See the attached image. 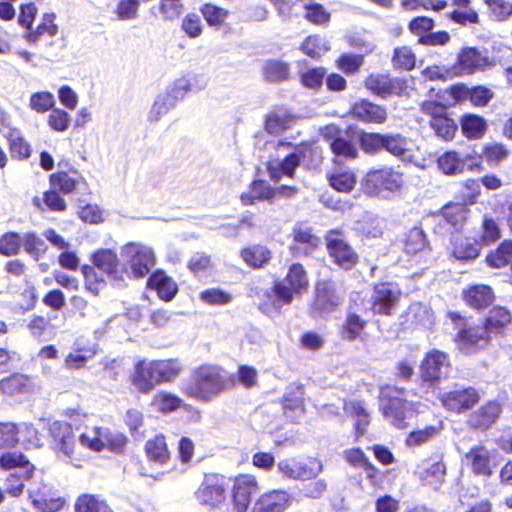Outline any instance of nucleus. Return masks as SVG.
I'll list each match as a JSON object with an SVG mask.
<instances>
[{"instance_id": "nucleus-1", "label": "nucleus", "mask_w": 512, "mask_h": 512, "mask_svg": "<svg viewBox=\"0 0 512 512\" xmlns=\"http://www.w3.org/2000/svg\"><path fill=\"white\" fill-rule=\"evenodd\" d=\"M310 288L308 271L302 263L289 265L283 280L275 281L259 295L258 309L269 317L279 316L284 306H289L296 297L306 294Z\"/></svg>"}, {"instance_id": "nucleus-2", "label": "nucleus", "mask_w": 512, "mask_h": 512, "mask_svg": "<svg viewBox=\"0 0 512 512\" xmlns=\"http://www.w3.org/2000/svg\"><path fill=\"white\" fill-rule=\"evenodd\" d=\"M234 375L228 374L219 364L203 363L196 366L190 379L181 388L182 393L190 399L210 402L218 395L234 389Z\"/></svg>"}, {"instance_id": "nucleus-3", "label": "nucleus", "mask_w": 512, "mask_h": 512, "mask_svg": "<svg viewBox=\"0 0 512 512\" xmlns=\"http://www.w3.org/2000/svg\"><path fill=\"white\" fill-rule=\"evenodd\" d=\"M178 358L138 360L130 374L132 386L141 394H149L156 386L174 382L182 373Z\"/></svg>"}, {"instance_id": "nucleus-4", "label": "nucleus", "mask_w": 512, "mask_h": 512, "mask_svg": "<svg viewBox=\"0 0 512 512\" xmlns=\"http://www.w3.org/2000/svg\"><path fill=\"white\" fill-rule=\"evenodd\" d=\"M405 387L382 383L378 389V408L383 418L397 429L407 427L406 419L411 415L413 403L407 398Z\"/></svg>"}, {"instance_id": "nucleus-5", "label": "nucleus", "mask_w": 512, "mask_h": 512, "mask_svg": "<svg viewBox=\"0 0 512 512\" xmlns=\"http://www.w3.org/2000/svg\"><path fill=\"white\" fill-rule=\"evenodd\" d=\"M228 479L217 472H206L195 491L197 502L208 511L224 512L229 503Z\"/></svg>"}, {"instance_id": "nucleus-6", "label": "nucleus", "mask_w": 512, "mask_h": 512, "mask_svg": "<svg viewBox=\"0 0 512 512\" xmlns=\"http://www.w3.org/2000/svg\"><path fill=\"white\" fill-rule=\"evenodd\" d=\"M448 353L433 348L428 350L419 365V386L425 393L440 390L439 383L451 369Z\"/></svg>"}, {"instance_id": "nucleus-7", "label": "nucleus", "mask_w": 512, "mask_h": 512, "mask_svg": "<svg viewBox=\"0 0 512 512\" xmlns=\"http://www.w3.org/2000/svg\"><path fill=\"white\" fill-rule=\"evenodd\" d=\"M438 400L447 412L463 415L472 411L481 401L482 392L471 385L453 383L448 390H438Z\"/></svg>"}, {"instance_id": "nucleus-8", "label": "nucleus", "mask_w": 512, "mask_h": 512, "mask_svg": "<svg viewBox=\"0 0 512 512\" xmlns=\"http://www.w3.org/2000/svg\"><path fill=\"white\" fill-rule=\"evenodd\" d=\"M326 252L337 268L343 271H351L360 262V256L356 249L348 242L342 229H330L324 236Z\"/></svg>"}, {"instance_id": "nucleus-9", "label": "nucleus", "mask_w": 512, "mask_h": 512, "mask_svg": "<svg viewBox=\"0 0 512 512\" xmlns=\"http://www.w3.org/2000/svg\"><path fill=\"white\" fill-rule=\"evenodd\" d=\"M420 110L429 117V127L436 137L445 142L455 138L458 124L445 104L437 100H425L420 103Z\"/></svg>"}, {"instance_id": "nucleus-10", "label": "nucleus", "mask_w": 512, "mask_h": 512, "mask_svg": "<svg viewBox=\"0 0 512 512\" xmlns=\"http://www.w3.org/2000/svg\"><path fill=\"white\" fill-rule=\"evenodd\" d=\"M361 185L369 197L379 196L383 192H398L404 185L403 173L389 166L371 169L364 175Z\"/></svg>"}, {"instance_id": "nucleus-11", "label": "nucleus", "mask_w": 512, "mask_h": 512, "mask_svg": "<svg viewBox=\"0 0 512 512\" xmlns=\"http://www.w3.org/2000/svg\"><path fill=\"white\" fill-rule=\"evenodd\" d=\"M319 136L329 145L333 163L351 162L359 158L356 142L343 135L342 129L335 123L321 126Z\"/></svg>"}, {"instance_id": "nucleus-12", "label": "nucleus", "mask_w": 512, "mask_h": 512, "mask_svg": "<svg viewBox=\"0 0 512 512\" xmlns=\"http://www.w3.org/2000/svg\"><path fill=\"white\" fill-rule=\"evenodd\" d=\"M402 295L397 283L381 281L373 284L369 298L371 312L373 315L394 317L400 307Z\"/></svg>"}, {"instance_id": "nucleus-13", "label": "nucleus", "mask_w": 512, "mask_h": 512, "mask_svg": "<svg viewBox=\"0 0 512 512\" xmlns=\"http://www.w3.org/2000/svg\"><path fill=\"white\" fill-rule=\"evenodd\" d=\"M495 66L496 61L489 57L486 50H480L475 46H464L457 53L452 71L456 76H469L490 70Z\"/></svg>"}, {"instance_id": "nucleus-14", "label": "nucleus", "mask_w": 512, "mask_h": 512, "mask_svg": "<svg viewBox=\"0 0 512 512\" xmlns=\"http://www.w3.org/2000/svg\"><path fill=\"white\" fill-rule=\"evenodd\" d=\"M363 85L370 94L381 99L401 97L407 90V81L404 78L395 77L389 72L369 73L365 77Z\"/></svg>"}, {"instance_id": "nucleus-15", "label": "nucleus", "mask_w": 512, "mask_h": 512, "mask_svg": "<svg viewBox=\"0 0 512 512\" xmlns=\"http://www.w3.org/2000/svg\"><path fill=\"white\" fill-rule=\"evenodd\" d=\"M259 483L252 474H238L233 478L230 490L231 502L224 512H247L253 496L259 491Z\"/></svg>"}, {"instance_id": "nucleus-16", "label": "nucleus", "mask_w": 512, "mask_h": 512, "mask_svg": "<svg viewBox=\"0 0 512 512\" xmlns=\"http://www.w3.org/2000/svg\"><path fill=\"white\" fill-rule=\"evenodd\" d=\"M90 260L97 269L106 274L117 286H124L129 276L128 268L112 249L101 248L91 254Z\"/></svg>"}, {"instance_id": "nucleus-17", "label": "nucleus", "mask_w": 512, "mask_h": 512, "mask_svg": "<svg viewBox=\"0 0 512 512\" xmlns=\"http://www.w3.org/2000/svg\"><path fill=\"white\" fill-rule=\"evenodd\" d=\"M342 299L337 293L336 284L332 279H321L315 284V295L310 306V314L320 317L335 311Z\"/></svg>"}, {"instance_id": "nucleus-18", "label": "nucleus", "mask_w": 512, "mask_h": 512, "mask_svg": "<svg viewBox=\"0 0 512 512\" xmlns=\"http://www.w3.org/2000/svg\"><path fill=\"white\" fill-rule=\"evenodd\" d=\"M348 115L352 119L364 124L381 125L388 119L386 107L368 98H361L351 104Z\"/></svg>"}, {"instance_id": "nucleus-19", "label": "nucleus", "mask_w": 512, "mask_h": 512, "mask_svg": "<svg viewBox=\"0 0 512 512\" xmlns=\"http://www.w3.org/2000/svg\"><path fill=\"white\" fill-rule=\"evenodd\" d=\"M34 390L33 378L24 373L13 372L0 379V392L6 398L21 400L34 393Z\"/></svg>"}, {"instance_id": "nucleus-20", "label": "nucleus", "mask_w": 512, "mask_h": 512, "mask_svg": "<svg viewBox=\"0 0 512 512\" xmlns=\"http://www.w3.org/2000/svg\"><path fill=\"white\" fill-rule=\"evenodd\" d=\"M502 405L496 399L484 402L477 410L467 418V426L474 431H487L500 417Z\"/></svg>"}, {"instance_id": "nucleus-21", "label": "nucleus", "mask_w": 512, "mask_h": 512, "mask_svg": "<svg viewBox=\"0 0 512 512\" xmlns=\"http://www.w3.org/2000/svg\"><path fill=\"white\" fill-rule=\"evenodd\" d=\"M433 322V312L422 302H412L400 315V326L404 331L417 330Z\"/></svg>"}, {"instance_id": "nucleus-22", "label": "nucleus", "mask_w": 512, "mask_h": 512, "mask_svg": "<svg viewBox=\"0 0 512 512\" xmlns=\"http://www.w3.org/2000/svg\"><path fill=\"white\" fill-rule=\"evenodd\" d=\"M31 504L38 512H58L65 505V499L57 490L42 484L29 495Z\"/></svg>"}, {"instance_id": "nucleus-23", "label": "nucleus", "mask_w": 512, "mask_h": 512, "mask_svg": "<svg viewBox=\"0 0 512 512\" xmlns=\"http://www.w3.org/2000/svg\"><path fill=\"white\" fill-rule=\"evenodd\" d=\"M292 503V496L285 490L273 489L262 493L254 502L252 512H284Z\"/></svg>"}, {"instance_id": "nucleus-24", "label": "nucleus", "mask_w": 512, "mask_h": 512, "mask_svg": "<svg viewBox=\"0 0 512 512\" xmlns=\"http://www.w3.org/2000/svg\"><path fill=\"white\" fill-rule=\"evenodd\" d=\"M464 459L474 475L488 478L493 474L495 464L490 451L484 445L471 447Z\"/></svg>"}, {"instance_id": "nucleus-25", "label": "nucleus", "mask_w": 512, "mask_h": 512, "mask_svg": "<svg viewBox=\"0 0 512 512\" xmlns=\"http://www.w3.org/2000/svg\"><path fill=\"white\" fill-rule=\"evenodd\" d=\"M146 288L156 292L157 297L164 301H172L179 291L177 282L165 271L157 269L147 278Z\"/></svg>"}, {"instance_id": "nucleus-26", "label": "nucleus", "mask_w": 512, "mask_h": 512, "mask_svg": "<svg viewBox=\"0 0 512 512\" xmlns=\"http://www.w3.org/2000/svg\"><path fill=\"white\" fill-rule=\"evenodd\" d=\"M128 248L131 252L129 259L131 271L127 278L141 279L148 275L155 265L154 253L148 248L138 247L134 244H130Z\"/></svg>"}, {"instance_id": "nucleus-27", "label": "nucleus", "mask_w": 512, "mask_h": 512, "mask_svg": "<svg viewBox=\"0 0 512 512\" xmlns=\"http://www.w3.org/2000/svg\"><path fill=\"white\" fill-rule=\"evenodd\" d=\"M511 324L512 314L504 306H494L482 322L490 339L492 336H504Z\"/></svg>"}, {"instance_id": "nucleus-28", "label": "nucleus", "mask_w": 512, "mask_h": 512, "mask_svg": "<svg viewBox=\"0 0 512 512\" xmlns=\"http://www.w3.org/2000/svg\"><path fill=\"white\" fill-rule=\"evenodd\" d=\"M465 304L473 310L483 311L495 300V294L491 286L487 284H474L468 286L462 293Z\"/></svg>"}, {"instance_id": "nucleus-29", "label": "nucleus", "mask_w": 512, "mask_h": 512, "mask_svg": "<svg viewBox=\"0 0 512 512\" xmlns=\"http://www.w3.org/2000/svg\"><path fill=\"white\" fill-rule=\"evenodd\" d=\"M471 210L465 203L450 201L443 205L439 211L444 224L453 231L459 232L467 224Z\"/></svg>"}, {"instance_id": "nucleus-30", "label": "nucleus", "mask_w": 512, "mask_h": 512, "mask_svg": "<svg viewBox=\"0 0 512 512\" xmlns=\"http://www.w3.org/2000/svg\"><path fill=\"white\" fill-rule=\"evenodd\" d=\"M151 406L159 413L167 415L177 411L180 408L191 412L193 411L197 414V419L200 418V411L194 409V407L190 404L185 403L178 395L166 391L161 390L158 391L151 400Z\"/></svg>"}, {"instance_id": "nucleus-31", "label": "nucleus", "mask_w": 512, "mask_h": 512, "mask_svg": "<svg viewBox=\"0 0 512 512\" xmlns=\"http://www.w3.org/2000/svg\"><path fill=\"white\" fill-rule=\"evenodd\" d=\"M239 200L243 206H253L259 202H274V187L264 179H254L248 186V191L242 192Z\"/></svg>"}, {"instance_id": "nucleus-32", "label": "nucleus", "mask_w": 512, "mask_h": 512, "mask_svg": "<svg viewBox=\"0 0 512 512\" xmlns=\"http://www.w3.org/2000/svg\"><path fill=\"white\" fill-rule=\"evenodd\" d=\"M313 461L297 460L295 458L283 459L277 463L279 472L286 478L293 480H310L319 472L311 464Z\"/></svg>"}, {"instance_id": "nucleus-33", "label": "nucleus", "mask_w": 512, "mask_h": 512, "mask_svg": "<svg viewBox=\"0 0 512 512\" xmlns=\"http://www.w3.org/2000/svg\"><path fill=\"white\" fill-rule=\"evenodd\" d=\"M472 0H452L454 7L447 13V19L460 27L477 26L481 19L478 11L471 6Z\"/></svg>"}, {"instance_id": "nucleus-34", "label": "nucleus", "mask_w": 512, "mask_h": 512, "mask_svg": "<svg viewBox=\"0 0 512 512\" xmlns=\"http://www.w3.org/2000/svg\"><path fill=\"white\" fill-rule=\"evenodd\" d=\"M454 341L462 350L476 349L481 344H487L490 338L483 325L464 326L459 328Z\"/></svg>"}, {"instance_id": "nucleus-35", "label": "nucleus", "mask_w": 512, "mask_h": 512, "mask_svg": "<svg viewBox=\"0 0 512 512\" xmlns=\"http://www.w3.org/2000/svg\"><path fill=\"white\" fill-rule=\"evenodd\" d=\"M300 164L299 155L297 152H293L285 156L280 162L268 161L266 171L270 180L278 183L283 177L294 178Z\"/></svg>"}, {"instance_id": "nucleus-36", "label": "nucleus", "mask_w": 512, "mask_h": 512, "mask_svg": "<svg viewBox=\"0 0 512 512\" xmlns=\"http://www.w3.org/2000/svg\"><path fill=\"white\" fill-rule=\"evenodd\" d=\"M343 410L346 415L355 420L354 435L355 439L358 440L364 436L370 424V415L366 409V402L364 400H344Z\"/></svg>"}, {"instance_id": "nucleus-37", "label": "nucleus", "mask_w": 512, "mask_h": 512, "mask_svg": "<svg viewBox=\"0 0 512 512\" xmlns=\"http://www.w3.org/2000/svg\"><path fill=\"white\" fill-rule=\"evenodd\" d=\"M51 435L55 448L69 458H73L76 439L71 424L55 422Z\"/></svg>"}, {"instance_id": "nucleus-38", "label": "nucleus", "mask_w": 512, "mask_h": 512, "mask_svg": "<svg viewBox=\"0 0 512 512\" xmlns=\"http://www.w3.org/2000/svg\"><path fill=\"white\" fill-rule=\"evenodd\" d=\"M460 128L467 140H480L488 131L487 120L478 114L465 113L460 117Z\"/></svg>"}, {"instance_id": "nucleus-39", "label": "nucleus", "mask_w": 512, "mask_h": 512, "mask_svg": "<svg viewBox=\"0 0 512 512\" xmlns=\"http://www.w3.org/2000/svg\"><path fill=\"white\" fill-rule=\"evenodd\" d=\"M297 117L286 109L272 111L264 121V130L270 135H279L291 129L296 123Z\"/></svg>"}, {"instance_id": "nucleus-40", "label": "nucleus", "mask_w": 512, "mask_h": 512, "mask_svg": "<svg viewBox=\"0 0 512 512\" xmlns=\"http://www.w3.org/2000/svg\"><path fill=\"white\" fill-rule=\"evenodd\" d=\"M368 323L369 321L356 311H348L340 331L348 341L364 340L367 336L365 330Z\"/></svg>"}, {"instance_id": "nucleus-41", "label": "nucleus", "mask_w": 512, "mask_h": 512, "mask_svg": "<svg viewBox=\"0 0 512 512\" xmlns=\"http://www.w3.org/2000/svg\"><path fill=\"white\" fill-rule=\"evenodd\" d=\"M239 255L242 261L252 269H262L272 259L270 249L261 244L246 246L240 250Z\"/></svg>"}, {"instance_id": "nucleus-42", "label": "nucleus", "mask_w": 512, "mask_h": 512, "mask_svg": "<svg viewBox=\"0 0 512 512\" xmlns=\"http://www.w3.org/2000/svg\"><path fill=\"white\" fill-rule=\"evenodd\" d=\"M404 252L408 255L425 254L431 250L426 233L420 226H413L405 234Z\"/></svg>"}, {"instance_id": "nucleus-43", "label": "nucleus", "mask_w": 512, "mask_h": 512, "mask_svg": "<svg viewBox=\"0 0 512 512\" xmlns=\"http://www.w3.org/2000/svg\"><path fill=\"white\" fill-rule=\"evenodd\" d=\"M476 156L467 154L461 158L460 153L454 150L446 151L437 159L438 169L445 175L452 176L464 172V162L475 160Z\"/></svg>"}, {"instance_id": "nucleus-44", "label": "nucleus", "mask_w": 512, "mask_h": 512, "mask_svg": "<svg viewBox=\"0 0 512 512\" xmlns=\"http://www.w3.org/2000/svg\"><path fill=\"white\" fill-rule=\"evenodd\" d=\"M56 14L54 12H47L42 15L40 23L27 31L24 38L28 43L37 44L38 41L45 37H54L58 34V25L56 24Z\"/></svg>"}, {"instance_id": "nucleus-45", "label": "nucleus", "mask_w": 512, "mask_h": 512, "mask_svg": "<svg viewBox=\"0 0 512 512\" xmlns=\"http://www.w3.org/2000/svg\"><path fill=\"white\" fill-rule=\"evenodd\" d=\"M144 451L150 462L160 465L166 464L171 458V453L163 434H157L148 439L145 443Z\"/></svg>"}, {"instance_id": "nucleus-46", "label": "nucleus", "mask_w": 512, "mask_h": 512, "mask_svg": "<svg viewBox=\"0 0 512 512\" xmlns=\"http://www.w3.org/2000/svg\"><path fill=\"white\" fill-rule=\"evenodd\" d=\"M9 153L14 160L24 161L31 157L32 147L25 137L17 130L12 129L5 135Z\"/></svg>"}, {"instance_id": "nucleus-47", "label": "nucleus", "mask_w": 512, "mask_h": 512, "mask_svg": "<svg viewBox=\"0 0 512 512\" xmlns=\"http://www.w3.org/2000/svg\"><path fill=\"white\" fill-rule=\"evenodd\" d=\"M487 266L501 269L512 264V239L503 240L495 249L489 251L485 257Z\"/></svg>"}, {"instance_id": "nucleus-48", "label": "nucleus", "mask_w": 512, "mask_h": 512, "mask_svg": "<svg viewBox=\"0 0 512 512\" xmlns=\"http://www.w3.org/2000/svg\"><path fill=\"white\" fill-rule=\"evenodd\" d=\"M84 279V287L87 292L93 296H98L107 286L105 277L97 271V267L93 264H84L80 268Z\"/></svg>"}, {"instance_id": "nucleus-49", "label": "nucleus", "mask_w": 512, "mask_h": 512, "mask_svg": "<svg viewBox=\"0 0 512 512\" xmlns=\"http://www.w3.org/2000/svg\"><path fill=\"white\" fill-rule=\"evenodd\" d=\"M327 181L332 189L340 193H350L357 184V176L352 170H339L329 173Z\"/></svg>"}, {"instance_id": "nucleus-50", "label": "nucleus", "mask_w": 512, "mask_h": 512, "mask_svg": "<svg viewBox=\"0 0 512 512\" xmlns=\"http://www.w3.org/2000/svg\"><path fill=\"white\" fill-rule=\"evenodd\" d=\"M96 355V350L82 345L81 343L75 342L73 350L67 354L64 363L66 368L71 370H78L85 367L88 360L92 359Z\"/></svg>"}, {"instance_id": "nucleus-51", "label": "nucleus", "mask_w": 512, "mask_h": 512, "mask_svg": "<svg viewBox=\"0 0 512 512\" xmlns=\"http://www.w3.org/2000/svg\"><path fill=\"white\" fill-rule=\"evenodd\" d=\"M291 236L294 243L302 245L305 248V254L314 251L320 243V239L313 233L311 227L304 223H297L291 231Z\"/></svg>"}, {"instance_id": "nucleus-52", "label": "nucleus", "mask_w": 512, "mask_h": 512, "mask_svg": "<svg viewBox=\"0 0 512 512\" xmlns=\"http://www.w3.org/2000/svg\"><path fill=\"white\" fill-rule=\"evenodd\" d=\"M452 254L462 261L474 260L480 254V245L474 238L459 237L453 243Z\"/></svg>"}, {"instance_id": "nucleus-53", "label": "nucleus", "mask_w": 512, "mask_h": 512, "mask_svg": "<svg viewBox=\"0 0 512 512\" xmlns=\"http://www.w3.org/2000/svg\"><path fill=\"white\" fill-rule=\"evenodd\" d=\"M480 196L481 186L479 179L467 178L459 182L455 196L459 202L465 203L470 207L478 202Z\"/></svg>"}, {"instance_id": "nucleus-54", "label": "nucleus", "mask_w": 512, "mask_h": 512, "mask_svg": "<svg viewBox=\"0 0 512 512\" xmlns=\"http://www.w3.org/2000/svg\"><path fill=\"white\" fill-rule=\"evenodd\" d=\"M262 73L269 82H283L290 77L289 64L279 59H269L263 64Z\"/></svg>"}, {"instance_id": "nucleus-55", "label": "nucleus", "mask_w": 512, "mask_h": 512, "mask_svg": "<svg viewBox=\"0 0 512 512\" xmlns=\"http://www.w3.org/2000/svg\"><path fill=\"white\" fill-rule=\"evenodd\" d=\"M490 18L495 22H507L512 18V0H482Z\"/></svg>"}, {"instance_id": "nucleus-56", "label": "nucleus", "mask_w": 512, "mask_h": 512, "mask_svg": "<svg viewBox=\"0 0 512 512\" xmlns=\"http://www.w3.org/2000/svg\"><path fill=\"white\" fill-rule=\"evenodd\" d=\"M392 67L398 71H411L416 67V55L408 46L396 47L391 57Z\"/></svg>"}, {"instance_id": "nucleus-57", "label": "nucleus", "mask_w": 512, "mask_h": 512, "mask_svg": "<svg viewBox=\"0 0 512 512\" xmlns=\"http://www.w3.org/2000/svg\"><path fill=\"white\" fill-rule=\"evenodd\" d=\"M509 155L510 151L505 144L490 142L482 147V155L476 156V159L483 157L490 166H498L501 162L506 160Z\"/></svg>"}, {"instance_id": "nucleus-58", "label": "nucleus", "mask_w": 512, "mask_h": 512, "mask_svg": "<svg viewBox=\"0 0 512 512\" xmlns=\"http://www.w3.org/2000/svg\"><path fill=\"white\" fill-rule=\"evenodd\" d=\"M199 11L210 27H221L229 16V11L213 3H204Z\"/></svg>"}, {"instance_id": "nucleus-59", "label": "nucleus", "mask_w": 512, "mask_h": 512, "mask_svg": "<svg viewBox=\"0 0 512 512\" xmlns=\"http://www.w3.org/2000/svg\"><path fill=\"white\" fill-rule=\"evenodd\" d=\"M49 185L63 195L72 194L77 188V180L67 171H57L49 175Z\"/></svg>"}, {"instance_id": "nucleus-60", "label": "nucleus", "mask_w": 512, "mask_h": 512, "mask_svg": "<svg viewBox=\"0 0 512 512\" xmlns=\"http://www.w3.org/2000/svg\"><path fill=\"white\" fill-rule=\"evenodd\" d=\"M297 154L299 155L300 162L305 163L309 168L319 167L324 160L322 149L312 143H301Z\"/></svg>"}, {"instance_id": "nucleus-61", "label": "nucleus", "mask_w": 512, "mask_h": 512, "mask_svg": "<svg viewBox=\"0 0 512 512\" xmlns=\"http://www.w3.org/2000/svg\"><path fill=\"white\" fill-rule=\"evenodd\" d=\"M22 237L19 233L9 231L0 236V255L5 257L15 256L20 253Z\"/></svg>"}, {"instance_id": "nucleus-62", "label": "nucleus", "mask_w": 512, "mask_h": 512, "mask_svg": "<svg viewBox=\"0 0 512 512\" xmlns=\"http://www.w3.org/2000/svg\"><path fill=\"white\" fill-rule=\"evenodd\" d=\"M75 512H113L109 506L94 495H80L75 502Z\"/></svg>"}, {"instance_id": "nucleus-63", "label": "nucleus", "mask_w": 512, "mask_h": 512, "mask_svg": "<svg viewBox=\"0 0 512 512\" xmlns=\"http://www.w3.org/2000/svg\"><path fill=\"white\" fill-rule=\"evenodd\" d=\"M383 137L381 133L362 131L358 135V142L366 154L374 155L382 150Z\"/></svg>"}, {"instance_id": "nucleus-64", "label": "nucleus", "mask_w": 512, "mask_h": 512, "mask_svg": "<svg viewBox=\"0 0 512 512\" xmlns=\"http://www.w3.org/2000/svg\"><path fill=\"white\" fill-rule=\"evenodd\" d=\"M364 63L361 54L343 53L336 59V67L346 75H354L359 72Z\"/></svg>"}]
</instances>
